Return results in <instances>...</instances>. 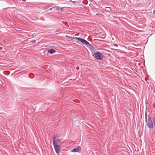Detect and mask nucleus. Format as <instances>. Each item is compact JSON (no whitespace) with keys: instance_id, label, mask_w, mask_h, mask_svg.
Returning a JSON list of instances; mask_svg holds the SVG:
<instances>
[{"instance_id":"2eb2a0df","label":"nucleus","mask_w":155,"mask_h":155,"mask_svg":"<svg viewBox=\"0 0 155 155\" xmlns=\"http://www.w3.org/2000/svg\"><path fill=\"white\" fill-rule=\"evenodd\" d=\"M153 14H155V11H154L153 12Z\"/></svg>"},{"instance_id":"f257e3e1","label":"nucleus","mask_w":155,"mask_h":155,"mask_svg":"<svg viewBox=\"0 0 155 155\" xmlns=\"http://www.w3.org/2000/svg\"><path fill=\"white\" fill-rule=\"evenodd\" d=\"M147 113L145 115V120L147 124V126L150 129H152L153 128V125L152 122V119L148 117V119H147Z\"/></svg>"},{"instance_id":"0eeeda50","label":"nucleus","mask_w":155,"mask_h":155,"mask_svg":"<svg viewBox=\"0 0 155 155\" xmlns=\"http://www.w3.org/2000/svg\"><path fill=\"white\" fill-rule=\"evenodd\" d=\"M54 148L56 152L58 153L59 152V150L61 148V146L58 145H54Z\"/></svg>"},{"instance_id":"f03ea898","label":"nucleus","mask_w":155,"mask_h":155,"mask_svg":"<svg viewBox=\"0 0 155 155\" xmlns=\"http://www.w3.org/2000/svg\"><path fill=\"white\" fill-rule=\"evenodd\" d=\"M74 39H75L78 40L82 43L84 44L87 45V47H91V45L85 40L81 38H80L74 37Z\"/></svg>"},{"instance_id":"f8f14e48","label":"nucleus","mask_w":155,"mask_h":155,"mask_svg":"<svg viewBox=\"0 0 155 155\" xmlns=\"http://www.w3.org/2000/svg\"><path fill=\"white\" fill-rule=\"evenodd\" d=\"M21 5H23L24 4V3H21Z\"/></svg>"},{"instance_id":"6e6552de","label":"nucleus","mask_w":155,"mask_h":155,"mask_svg":"<svg viewBox=\"0 0 155 155\" xmlns=\"http://www.w3.org/2000/svg\"><path fill=\"white\" fill-rule=\"evenodd\" d=\"M48 51L51 54H53L55 52V51L53 49H49Z\"/></svg>"},{"instance_id":"20e7f679","label":"nucleus","mask_w":155,"mask_h":155,"mask_svg":"<svg viewBox=\"0 0 155 155\" xmlns=\"http://www.w3.org/2000/svg\"><path fill=\"white\" fill-rule=\"evenodd\" d=\"M63 8H60L58 7H53L48 9V11H50L51 10L52 11H58L59 12L62 11Z\"/></svg>"},{"instance_id":"39448f33","label":"nucleus","mask_w":155,"mask_h":155,"mask_svg":"<svg viewBox=\"0 0 155 155\" xmlns=\"http://www.w3.org/2000/svg\"><path fill=\"white\" fill-rule=\"evenodd\" d=\"M61 140L60 138L54 137L53 139V145H58L61 142Z\"/></svg>"},{"instance_id":"423d86ee","label":"nucleus","mask_w":155,"mask_h":155,"mask_svg":"<svg viewBox=\"0 0 155 155\" xmlns=\"http://www.w3.org/2000/svg\"><path fill=\"white\" fill-rule=\"evenodd\" d=\"M81 150V148L80 146H78L75 148L71 150V151L72 152H80Z\"/></svg>"},{"instance_id":"9d476101","label":"nucleus","mask_w":155,"mask_h":155,"mask_svg":"<svg viewBox=\"0 0 155 155\" xmlns=\"http://www.w3.org/2000/svg\"><path fill=\"white\" fill-rule=\"evenodd\" d=\"M106 9H107V10H110V8L109 7H106Z\"/></svg>"},{"instance_id":"9b49d317","label":"nucleus","mask_w":155,"mask_h":155,"mask_svg":"<svg viewBox=\"0 0 155 155\" xmlns=\"http://www.w3.org/2000/svg\"><path fill=\"white\" fill-rule=\"evenodd\" d=\"M153 107L154 108H155V104H153Z\"/></svg>"},{"instance_id":"1a4fd4ad","label":"nucleus","mask_w":155,"mask_h":155,"mask_svg":"<svg viewBox=\"0 0 155 155\" xmlns=\"http://www.w3.org/2000/svg\"><path fill=\"white\" fill-rule=\"evenodd\" d=\"M21 0H16V2L18 3H19L21 1Z\"/></svg>"},{"instance_id":"4468645a","label":"nucleus","mask_w":155,"mask_h":155,"mask_svg":"<svg viewBox=\"0 0 155 155\" xmlns=\"http://www.w3.org/2000/svg\"><path fill=\"white\" fill-rule=\"evenodd\" d=\"M22 1L23 2H25L26 1V0H22Z\"/></svg>"},{"instance_id":"7ed1b4c3","label":"nucleus","mask_w":155,"mask_h":155,"mask_svg":"<svg viewBox=\"0 0 155 155\" xmlns=\"http://www.w3.org/2000/svg\"><path fill=\"white\" fill-rule=\"evenodd\" d=\"M94 57L97 60H101L103 57V54L100 52H96L93 55Z\"/></svg>"},{"instance_id":"ddd939ff","label":"nucleus","mask_w":155,"mask_h":155,"mask_svg":"<svg viewBox=\"0 0 155 155\" xmlns=\"http://www.w3.org/2000/svg\"><path fill=\"white\" fill-rule=\"evenodd\" d=\"M68 39H70L71 37L70 36H68Z\"/></svg>"},{"instance_id":"dca6fc26","label":"nucleus","mask_w":155,"mask_h":155,"mask_svg":"<svg viewBox=\"0 0 155 155\" xmlns=\"http://www.w3.org/2000/svg\"><path fill=\"white\" fill-rule=\"evenodd\" d=\"M76 68L77 69H78L79 68L78 67H77Z\"/></svg>"}]
</instances>
